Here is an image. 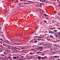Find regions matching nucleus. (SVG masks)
I'll use <instances>...</instances> for the list:
<instances>
[{
  "mask_svg": "<svg viewBox=\"0 0 60 60\" xmlns=\"http://www.w3.org/2000/svg\"><path fill=\"white\" fill-rule=\"evenodd\" d=\"M49 33H51L52 34H54V32L53 31H50L49 32Z\"/></svg>",
  "mask_w": 60,
  "mask_h": 60,
  "instance_id": "nucleus-1",
  "label": "nucleus"
},
{
  "mask_svg": "<svg viewBox=\"0 0 60 60\" xmlns=\"http://www.w3.org/2000/svg\"><path fill=\"white\" fill-rule=\"evenodd\" d=\"M37 58H38L39 59H41V57L40 56H38L37 57Z\"/></svg>",
  "mask_w": 60,
  "mask_h": 60,
  "instance_id": "nucleus-2",
  "label": "nucleus"
},
{
  "mask_svg": "<svg viewBox=\"0 0 60 60\" xmlns=\"http://www.w3.org/2000/svg\"><path fill=\"white\" fill-rule=\"evenodd\" d=\"M13 58L14 59H17V58L16 56H13Z\"/></svg>",
  "mask_w": 60,
  "mask_h": 60,
  "instance_id": "nucleus-3",
  "label": "nucleus"
},
{
  "mask_svg": "<svg viewBox=\"0 0 60 60\" xmlns=\"http://www.w3.org/2000/svg\"><path fill=\"white\" fill-rule=\"evenodd\" d=\"M18 60H23V58H20L19 59H18Z\"/></svg>",
  "mask_w": 60,
  "mask_h": 60,
  "instance_id": "nucleus-4",
  "label": "nucleus"
},
{
  "mask_svg": "<svg viewBox=\"0 0 60 60\" xmlns=\"http://www.w3.org/2000/svg\"><path fill=\"white\" fill-rule=\"evenodd\" d=\"M39 48L41 49H43V47H40Z\"/></svg>",
  "mask_w": 60,
  "mask_h": 60,
  "instance_id": "nucleus-5",
  "label": "nucleus"
},
{
  "mask_svg": "<svg viewBox=\"0 0 60 60\" xmlns=\"http://www.w3.org/2000/svg\"><path fill=\"white\" fill-rule=\"evenodd\" d=\"M43 43H40L39 44V45H43Z\"/></svg>",
  "mask_w": 60,
  "mask_h": 60,
  "instance_id": "nucleus-6",
  "label": "nucleus"
},
{
  "mask_svg": "<svg viewBox=\"0 0 60 60\" xmlns=\"http://www.w3.org/2000/svg\"><path fill=\"white\" fill-rule=\"evenodd\" d=\"M44 15L45 16H47V17H48V15H46V14H44Z\"/></svg>",
  "mask_w": 60,
  "mask_h": 60,
  "instance_id": "nucleus-7",
  "label": "nucleus"
},
{
  "mask_svg": "<svg viewBox=\"0 0 60 60\" xmlns=\"http://www.w3.org/2000/svg\"><path fill=\"white\" fill-rule=\"evenodd\" d=\"M16 57V58H17V59H19V57L18 56H17V57Z\"/></svg>",
  "mask_w": 60,
  "mask_h": 60,
  "instance_id": "nucleus-8",
  "label": "nucleus"
},
{
  "mask_svg": "<svg viewBox=\"0 0 60 60\" xmlns=\"http://www.w3.org/2000/svg\"><path fill=\"white\" fill-rule=\"evenodd\" d=\"M37 42H38V41H36V40H35V41H34V42L36 43H37Z\"/></svg>",
  "mask_w": 60,
  "mask_h": 60,
  "instance_id": "nucleus-9",
  "label": "nucleus"
},
{
  "mask_svg": "<svg viewBox=\"0 0 60 60\" xmlns=\"http://www.w3.org/2000/svg\"><path fill=\"white\" fill-rule=\"evenodd\" d=\"M45 59V58H44V57H42V58H41V59H42V60H43V59Z\"/></svg>",
  "mask_w": 60,
  "mask_h": 60,
  "instance_id": "nucleus-10",
  "label": "nucleus"
},
{
  "mask_svg": "<svg viewBox=\"0 0 60 60\" xmlns=\"http://www.w3.org/2000/svg\"><path fill=\"white\" fill-rule=\"evenodd\" d=\"M50 37L51 38H52L53 37L52 35H50Z\"/></svg>",
  "mask_w": 60,
  "mask_h": 60,
  "instance_id": "nucleus-11",
  "label": "nucleus"
},
{
  "mask_svg": "<svg viewBox=\"0 0 60 60\" xmlns=\"http://www.w3.org/2000/svg\"><path fill=\"white\" fill-rule=\"evenodd\" d=\"M23 4H28V3H24Z\"/></svg>",
  "mask_w": 60,
  "mask_h": 60,
  "instance_id": "nucleus-12",
  "label": "nucleus"
},
{
  "mask_svg": "<svg viewBox=\"0 0 60 60\" xmlns=\"http://www.w3.org/2000/svg\"><path fill=\"white\" fill-rule=\"evenodd\" d=\"M30 54L31 55H32L34 54V53H33L32 52H30Z\"/></svg>",
  "mask_w": 60,
  "mask_h": 60,
  "instance_id": "nucleus-13",
  "label": "nucleus"
},
{
  "mask_svg": "<svg viewBox=\"0 0 60 60\" xmlns=\"http://www.w3.org/2000/svg\"><path fill=\"white\" fill-rule=\"evenodd\" d=\"M60 33H60H58V35H59V36H60V33Z\"/></svg>",
  "mask_w": 60,
  "mask_h": 60,
  "instance_id": "nucleus-14",
  "label": "nucleus"
},
{
  "mask_svg": "<svg viewBox=\"0 0 60 60\" xmlns=\"http://www.w3.org/2000/svg\"><path fill=\"white\" fill-rule=\"evenodd\" d=\"M8 58L11 59V56L9 57H8Z\"/></svg>",
  "mask_w": 60,
  "mask_h": 60,
  "instance_id": "nucleus-15",
  "label": "nucleus"
},
{
  "mask_svg": "<svg viewBox=\"0 0 60 60\" xmlns=\"http://www.w3.org/2000/svg\"><path fill=\"white\" fill-rule=\"evenodd\" d=\"M54 57L55 58H57V56H54Z\"/></svg>",
  "mask_w": 60,
  "mask_h": 60,
  "instance_id": "nucleus-16",
  "label": "nucleus"
},
{
  "mask_svg": "<svg viewBox=\"0 0 60 60\" xmlns=\"http://www.w3.org/2000/svg\"><path fill=\"white\" fill-rule=\"evenodd\" d=\"M37 40H38V41H40V40H41V39H37Z\"/></svg>",
  "mask_w": 60,
  "mask_h": 60,
  "instance_id": "nucleus-17",
  "label": "nucleus"
},
{
  "mask_svg": "<svg viewBox=\"0 0 60 60\" xmlns=\"http://www.w3.org/2000/svg\"><path fill=\"white\" fill-rule=\"evenodd\" d=\"M52 29H55V27H52Z\"/></svg>",
  "mask_w": 60,
  "mask_h": 60,
  "instance_id": "nucleus-18",
  "label": "nucleus"
},
{
  "mask_svg": "<svg viewBox=\"0 0 60 60\" xmlns=\"http://www.w3.org/2000/svg\"><path fill=\"white\" fill-rule=\"evenodd\" d=\"M15 43L17 44V45H20V44H18V43Z\"/></svg>",
  "mask_w": 60,
  "mask_h": 60,
  "instance_id": "nucleus-19",
  "label": "nucleus"
},
{
  "mask_svg": "<svg viewBox=\"0 0 60 60\" xmlns=\"http://www.w3.org/2000/svg\"><path fill=\"white\" fill-rule=\"evenodd\" d=\"M54 31L55 32H57V30H54Z\"/></svg>",
  "mask_w": 60,
  "mask_h": 60,
  "instance_id": "nucleus-20",
  "label": "nucleus"
},
{
  "mask_svg": "<svg viewBox=\"0 0 60 60\" xmlns=\"http://www.w3.org/2000/svg\"><path fill=\"white\" fill-rule=\"evenodd\" d=\"M47 40L48 41H50V39H47Z\"/></svg>",
  "mask_w": 60,
  "mask_h": 60,
  "instance_id": "nucleus-21",
  "label": "nucleus"
},
{
  "mask_svg": "<svg viewBox=\"0 0 60 60\" xmlns=\"http://www.w3.org/2000/svg\"><path fill=\"white\" fill-rule=\"evenodd\" d=\"M38 38H41V37H38Z\"/></svg>",
  "mask_w": 60,
  "mask_h": 60,
  "instance_id": "nucleus-22",
  "label": "nucleus"
},
{
  "mask_svg": "<svg viewBox=\"0 0 60 60\" xmlns=\"http://www.w3.org/2000/svg\"><path fill=\"white\" fill-rule=\"evenodd\" d=\"M42 5V4H40V7H41V5Z\"/></svg>",
  "mask_w": 60,
  "mask_h": 60,
  "instance_id": "nucleus-23",
  "label": "nucleus"
},
{
  "mask_svg": "<svg viewBox=\"0 0 60 60\" xmlns=\"http://www.w3.org/2000/svg\"><path fill=\"white\" fill-rule=\"evenodd\" d=\"M40 1H41V2H43V1H42V0H40Z\"/></svg>",
  "mask_w": 60,
  "mask_h": 60,
  "instance_id": "nucleus-24",
  "label": "nucleus"
},
{
  "mask_svg": "<svg viewBox=\"0 0 60 60\" xmlns=\"http://www.w3.org/2000/svg\"><path fill=\"white\" fill-rule=\"evenodd\" d=\"M4 54H6V52H4Z\"/></svg>",
  "mask_w": 60,
  "mask_h": 60,
  "instance_id": "nucleus-25",
  "label": "nucleus"
},
{
  "mask_svg": "<svg viewBox=\"0 0 60 60\" xmlns=\"http://www.w3.org/2000/svg\"><path fill=\"white\" fill-rule=\"evenodd\" d=\"M20 1L21 2H22L23 0H20Z\"/></svg>",
  "mask_w": 60,
  "mask_h": 60,
  "instance_id": "nucleus-26",
  "label": "nucleus"
},
{
  "mask_svg": "<svg viewBox=\"0 0 60 60\" xmlns=\"http://www.w3.org/2000/svg\"><path fill=\"white\" fill-rule=\"evenodd\" d=\"M50 49V51H52V49Z\"/></svg>",
  "mask_w": 60,
  "mask_h": 60,
  "instance_id": "nucleus-27",
  "label": "nucleus"
},
{
  "mask_svg": "<svg viewBox=\"0 0 60 60\" xmlns=\"http://www.w3.org/2000/svg\"><path fill=\"white\" fill-rule=\"evenodd\" d=\"M23 58V56H21V58Z\"/></svg>",
  "mask_w": 60,
  "mask_h": 60,
  "instance_id": "nucleus-28",
  "label": "nucleus"
},
{
  "mask_svg": "<svg viewBox=\"0 0 60 60\" xmlns=\"http://www.w3.org/2000/svg\"><path fill=\"white\" fill-rule=\"evenodd\" d=\"M44 58H47V57L46 56H45V57Z\"/></svg>",
  "mask_w": 60,
  "mask_h": 60,
  "instance_id": "nucleus-29",
  "label": "nucleus"
},
{
  "mask_svg": "<svg viewBox=\"0 0 60 60\" xmlns=\"http://www.w3.org/2000/svg\"><path fill=\"white\" fill-rule=\"evenodd\" d=\"M37 54H39V52H38L37 53Z\"/></svg>",
  "mask_w": 60,
  "mask_h": 60,
  "instance_id": "nucleus-30",
  "label": "nucleus"
},
{
  "mask_svg": "<svg viewBox=\"0 0 60 60\" xmlns=\"http://www.w3.org/2000/svg\"><path fill=\"white\" fill-rule=\"evenodd\" d=\"M50 29H51V30H53L52 29V28H49Z\"/></svg>",
  "mask_w": 60,
  "mask_h": 60,
  "instance_id": "nucleus-31",
  "label": "nucleus"
},
{
  "mask_svg": "<svg viewBox=\"0 0 60 60\" xmlns=\"http://www.w3.org/2000/svg\"><path fill=\"white\" fill-rule=\"evenodd\" d=\"M24 49V48H22V49Z\"/></svg>",
  "mask_w": 60,
  "mask_h": 60,
  "instance_id": "nucleus-32",
  "label": "nucleus"
},
{
  "mask_svg": "<svg viewBox=\"0 0 60 60\" xmlns=\"http://www.w3.org/2000/svg\"><path fill=\"white\" fill-rule=\"evenodd\" d=\"M44 22H45V23H46V20H44Z\"/></svg>",
  "mask_w": 60,
  "mask_h": 60,
  "instance_id": "nucleus-33",
  "label": "nucleus"
},
{
  "mask_svg": "<svg viewBox=\"0 0 60 60\" xmlns=\"http://www.w3.org/2000/svg\"><path fill=\"white\" fill-rule=\"evenodd\" d=\"M19 4L20 5H21V3H19Z\"/></svg>",
  "mask_w": 60,
  "mask_h": 60,
  "instance_id": "nucleus-34",
  "label": "nucleus"
},
{
  "mask_svg": "<svg viewBox=\"0 0 60 60\" xmlns=\"http://www.w3.org/2000/svg\"><path fill=\"white\" fill-rule=\"evenodd\" d=\"M17 36H20V35H19V34H18L17 35Z\"/></svg>",
  "mask_w": 60,
  "mask_h": 60,
  "instance_id": "nucleus-35",
  "label": "nucleus"
},
{
  "mask_svg": "<svg viewBox=\"0 0 60 60\" xmlns=\"http://www.w3.org/2000/svg\"><path fill=\"white\" fill-rule=\"evenodd\" d=\"M39 52V53H40H40H42V52Z\"/></svg>",
  "mask_w": 60,
  "mask_h": 60,
  "instance_id": "nucleus-36",
  "label": "nucleus"
},
{
  "mask_svg": "<svg viewBox=\"0 0 60 60\" xmlns=\"http://www.w3.org/2000/svg\"><path fill=\"white\" fill-rule=\"evenodd\" d=\"M46 19V20H47V19L48 20V19H48V18H47Z\"/></svg>",
  "mask_w": 60,
  "mask_h": 60,
  "instance_id": "nucleus-37",
  "label": "nucleus"
},
{
  "mask_svg": "<svg viewBox=\"0 0 60 60\" xmlns=\"http://www.w3.org/2000/svg\"><path fill=\"white\" fill-rule=\"evenodd\" d=\"M57 35H56V36H55V37H57Z\"/></svg>",
  "mask_w": 60,
  "mask_h": 60,
  "instance_id": "nucleus-38",
  "label": "nucleus"
},
{
  "mask_svg": "<svg viewBox=\"0 0 60 60\" xmlns=\"http://www.w3.org/2000/svg\"><path fill=\"white\" fill-rule=\"evenodd\" d=\"M56 12V10H55V12H54V13H55Z\"/></svg>",
  "mask_w": 60,
  "mask_h": 60,
  "instance_id": "nucleus-39",
  "label": "nucleus"
},
{
  "mask_svg": "<svg viewBox=\"0 0 60 60\" xmlns=\"http://www.w3.org/2000/svg\"><path fill=\"white\" fill-rule=\"evenodd\" d=\"M58 29L60 30V28H58Z\"/></svg>",
  "mask_w": 60,
  "mask_h": 60,
  "instance_id": "nucleus-40",
  "label": "nucleus"
},
{
  "mask_svg": "<svg viewBox=\"0 0 60 60\" xmlns=\"http://www.w3.org/2000/svg\"><path fill=\"white\" fill-rule=\"evenodd\" d=\"M50 58L51 59H52L53 58L52 57H51Z\"/></svg>",
  "mask_w": 60,
  "mask_h": 60,
  "instance_id": "nucleus-41",
  "label": "nucleus"
},
{
  "mask_svg": "<svg viewBox=\"0 0 60 60\" xmlns=\"http://www.w3.org/2000/svg\"><path fill=\"white\" fill-rule=\"evenodd\" d=\"M58 7H60V5H58Z\"/></svg>",
  "mask_w": 60,
  "mask_h": 60,
  "instance_id": "nucleus-42",
  "label": "nucleus"
},
{
  "mask_svg": "<svg viewBox=\"0 0 60 60\" xmlns=\"http://www.w3.org/2000/svg\"><path fill=\"white\" fill-rule=\"evenodd\" d=\"M42 55H44V54H42Z\"/></svg>",
  "mask_w": 60,
  "mask_h": 60,
  "instance_id": "nucleus-43",
  "label": "nucleus"
},
{
  "mask_svg": "<svg viewBox=\"0 0 60 60\" xmlns=\"http://www.w3.org/2000/svg\"><path fill=\"white\" fill-rule=\"evenodd\" d=\"M1 56H4V55H2Z\"/></svg>",
  "mask_w": 60,
  "mask_h": 60,
  "instance_id": "nucleus-44",
  "label": "nucleus"
},
{
  "mask_svg": "<svg viewBox=\"0 0 60 60\" xmlns=\"http://www.w3.org/2000/svg\"><path fill=\"white\" fill-rule=\"evenodd\" d=\"M56 35H58V34H55V36H56Z\"/></svg>",
  "mask_w": 60,
  "mask_h": 60,
  "instance_id": "nucleus-45",
  "label": "nucleus"
},
{
  "mask_svg": "<svg viewBox=\"0 0 60 60\" xmlns=\"http://www.w3.org/2000/svg\"><path fill=\"white\" fill-rule=\"evenodd\" d=\"M38 37V36H35V37L36 38H37V37Z\"/></svg>",
  "mask_w": 60,
  "mask_h": 60,
  "instance_id": "nucleus-46",
  "label": "nucleus"
},
{
  "mask_svg": "<svg viewBox=\"0 0 60 60\" xmlns=\"http://www.w3.org/2000/svg\"><path fill=\"white\" fill-rule=\"evenodd\" d=\"M1 40L2 41H3V39H1Z\"/></svg>",
  "mask_w": 60,
  "mask_h": 60,
  "instance_id": "nucleus-47",
  "label": "nucleus"
},
{
  "mask_svg": "<svg viewBox=\"0 0 60 60\" xmlns=\"http://www.w3.org/2000/svg\"><path fill=\"white\" fill-rule=\"evenodd\" d=\"M34 50V49H31V50Z\"/></svg>",
  "mask_w": 60,
  "mask_h": 60,
  "instance_id": "nucleus-48",
  "label": "nucleus"
},
{
  "mask_svg": "<svg viewBox=\"0 0 60 60\" xmlns=\"http://www.w3.org/2000/svg\"><path fill=\"white\" fill-rule=\"evenodd\" d=\"M52 22V23H54V22Z\"/></svg>",
  "mask_w": 60,
  "mask_h": 60,
  "instance_id": "nucleus-49",
  "label": "nucleus"
},
{
  "mask_svg": "<svg viewBox=\"0 0 60 60\" xmlns=\"http://www.w3.org/2000/svg\"><path fill=\"white\" fill-rule=\"evenodd\" d=\"M3 45H4V46H5V45H4V44H3Z\"/></svg>",
  "mask_w": 60,
  "mask_h": 60,
  "instance_id": "nucleus-50",
  "label": "nucleus"
},
{
  "mask_svg": "<svg viewBox=\"0 0 60 60\" xmlns=\"http://www.w3.org/2000/svg\"><path fill=\"white\" fill-rule=\"evenodd\" d=\"M2 3H4V1H2Z\"/></svg>",
  "mask_w": 60,
  "mask_h": 60,
  "instance_id": "nucleus-51",
  "label": "nucleus"
},
{
  "mask_svg": "<svg viewBox=\"0 0 60 60\" xmlns=\"http://www.w3.org/2000/svg\"><path fill=\"white\" fill-rule=\"evenodd\" d=\"M57 1H59L58 0H57Z\"/></svg>",
  "mask_w": 60,
  "mask_h": 60,
  "instance_id": "nucleus-52",
  "label": "nucleus"
},
{
  "mask_svg": "<svg viewBox=\"0 0 60 60\" xmlns=\"http://www.w3.org/2000/svg\"><path fill=\"white\" fill-rule=\"evenodd\" d=\"M53 0L56 1V0Z\"/></svg>",
  "mask_w": 60,
  "mask_h": 60,
  "instance_id": "nucleus-53",
  "label": "nucleus"
},
{
  "mask_svg": "<svg viewBox=\"0 0 60 60\" xmlns=\"http://www.w3.org/2000/svg\"><path fill=\"white\" fill-rule=\"evenodd\" d=\"M22 7V6H20V7Z\"/></svg>",
  "mask_w": 60,
  "mask_h": 60,
  "instance_id": "nucleus-54",
  "label": "nucleus"
},
{
  "mask_svg": "<svg viewBox=\"0 0 60 60\" xmlns=\"http://www.w3.org/2000/svg\"><path fill=\"white\" fill-rule=\"evenodd\" d=\"M13 1H15V0H12Z\"/></svg>",
  "mask_w": 60,
  "mask_h": 60,
  "instance_id": "nucleus-55",
  "label": "nucleus"
},
{
  "mask_svg": "<svg viewBox=\"0 0 60 60\" xmlns=\"http://www.w3.org/2000/svg\"><path fill=\"white\" fill-rule=\"evenodd\" d=\"M42 0L44 1H45V0Z\"/></svg>",
  "mask_w": 60,
  "mask_h": 60,
  "instance_id": "nucleus-56",
  "label": "nucleus"
},
{
  "mask_svg": "<svg viewBox=\"0 0 60 60\" xmlns=\"http://www.w3.org/2000/svg\"><path fill=\"white\" fill-rule=\"evenodd\" d=\"M8 46H9V47H10V46H9V45H8Z\"/></svg>",
  "mask_w": 60,
  "mask_h": 60,
  "instance_id": "nucleus-57",
  "label": "nucleus"
},
{
  "mask_svg": "<svg viewBox=\"0 0 60 60\" xmlns=\"http://www.w3.org/2000/svg\"><path fill=\"white\" fill-rule=\"evenodd\" d=\"M18 49V48H16V49Z\"/></svg>",
  "mask_w": 60,
  "mask_h": 60,
  "instance_id": "nucleus-58",
  "label": "nucleus"
},
{
  "mask_svg": "<svg viewBox=\"0 0 60 60\" xmlns=\"http://www.w3.org/2000/svg\"><path fill=\"white\" fill-rule=\"evenodd\" d=\"M22 37V35H21V36H20V37Z\"/></svg>",
  "mask_w": 60,
  "mask_h": 60,
  "instance_id": "nucleus-59",
  "label": "nucleus"
},
{
  "mask_svg": "<svg viewBox=\"0 0 60 60\" xmlns=\"http://www.w3.org/2000/svg\"><path fill=\"white\" fill-rule=\"evenodd\" d=\"M59 2L60 3V1H59Z\"/></svg>",
  "mask_w": 60,
  "mask_h": 60,
  "instance_id": "nucleus-60",
  "label": "nucleus"
},
{
  "mask_svg": "<svg viewBox=\"0 0 60 60\" xmlns=\"http://www.w3.org/2000/svg\"><path fill=\"white\" fill-rule=\"evenodd\" d=\"M11 60H12V59H11Z\"/></svg>",
  "mask_w": 60,
  "mask_h": 60,
  "instance_id": "nucleus-61",
  "label": "nucleus"
},
{
  "mask_svg": "<svg viewBox=\"0 0 60 60\" xmlns=\"http://www.w3.org/2000/svg\"><path fill=\"white\" fill-rule=\"evenodd\" d=\"M46 18H48V17H46Z\"/></svg>",
  "mask_w": 60,
  "mask_h": 60,
  "instance_id": "nucleus-62",
  "label": "nucleus"
},
{
  "mask_svg": "<svg viewBox=\"0 0 60 60\" xmlns=\"http://www.w3.org/2000/svg\"><path fill=\"white\" fill-rule=\"evenodd\" d=\"M31 42V41H30L29 42Z\"/></svg>",
  "mask_w": 60,
  "mask_h": 60,
  "instance_id": "nucleus-63",
  "label": "nucleus"
},
{
  "mask_svg": "<svg viewBox=\"0 0 60 60\" xmlns=\"http://www.w3.org/2000/svg\"><path fill=\"white\" fill-rule=\"evenodd\" d=\"M1 52H2V50L1 51Z\"/></svg>",
  "mask_w": 60,
  "mask_h": 60,
  "instance_id": "nucleus-64",
  "label": "nucleus"
}]
</instances>
